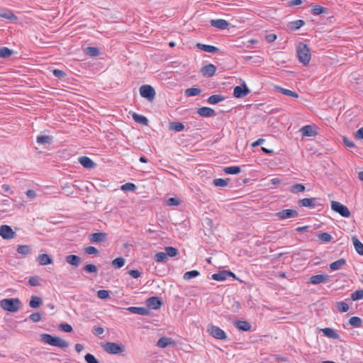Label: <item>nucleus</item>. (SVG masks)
Segmentation results:
<instances>
[{"mask_svg":"<svg viewBox=\"0 0 363 363\" xmlns=\"http://www.w3.org/2000/svg\"><path fill=\"white\" fill-rule=\"evenodd\" d=\"M184 125L180 122H172L169 123V128L170 130L180 132L184 129Z\"/></svg>","mask_w":363,"mask_h":363,"instance_id":"37","label":"nucleus"},{"mask_svg":"<svg viewBox=\"0 0 363 363\" xmlns=\"http://www.w3.org/2000/svg\"><path fill=\"white\" fill-rule=\"evenodd\" d=\"M275 216L279 220H284L297 217L298 212L294 209H284L276 213Z\"/></svg>","mask_w":363,"mask_h":363,"instance_id":"8","label":"nucleus"},{"mask_svg":"<svg viewBox=\"0 0 363 363\" xmlns=\"http://www.w3.org/2000/svg\"><path fill=\"white\" fill-rule=\"evenodd\" d=\"M306 190V186L302 184H294L290 186L289 191L293 194H298L303 192Z\"/></svg>","mask_w":363,"mask_h":363,"instance_id":"34","label":"nucleus"},{"mask_svg":"<svg viewBox=\"0 0 363 363\" xmlns=\"http://www.w3.org/2000/svg\"><path fill=\"white\" fill-rule=\"evenodd\" d=\"M155 260L157 262H165L167 260V256L165 252H160L155 255Z\"/></svg>","mask_w":363,"mask_h":363,"instance_id":"51","label":"nucleus"},{"mask_svg":"<svg viewBox=\"0 0 363 363\" xmlns=\"http://www.w3.org/2000/svg\"><path fill=\"white\" fill-rule=\"evenodd\" d=\"M223 172L227 174H238L241 172V169L238 166L226 167Z\"/></svg>","mask_w":363,"mask_h":363,"instance_id":"38","label":"nucleus"},{"mask_svg":"<svg viewBox=\"0 0 363 363\" xmlns=\"http://www.w3.org/2000/svg\"><path fill=\"white\" fill-rule=\"evenodd\" d=\"M172 344H174V341L172 338L167 337H162L158 340L157 346L160 348H164Z\"/></svg>","mask_w":363,"mask_h":363,"instance_id":"28","label":"nucleus"},{"mask_svg":"<svg viewBox=\"0 0 363 363\" xmlns=\"http://www.w3.org/2000/svg\"><path fill=\"white\" fill-rule=\"evenodd\" d=\"M305 25L303 20H296L294 21L289 22L288 27L292 30H296Z\"/></svg>","mask_w":363,"mask_h":363,"instance_id":"33","label":"nucleus"},{"mask_svg":"<svg viewBox=\"0 0 363 363\" xmlns=\"http://www.w3.org/2000/svg\"><path fill=\"white\" fill-rule=\"evenodd\" d=\"M208 333L218 340H225L227 335L223 330L216 325H210L207 329Z\"/></svg>","mask_w":363,"mask_h":363,"instance_id":"7","label":"nucleus"},{"mask_svg":"<svg viewBox=\"0 0 363 363\" xmlns=\"http://www.w3.org/2000/svg\"><path fill=\"white\" fill-rule=\"evenodd\" d=\"M97 296L101 299H106L109 297V291L107 290H99L97 291Z\"/></svg>","mask_w":363,"mask_h":363,"instance_id":"58","label":"nucleus"},{"mask_svg":"<svg viewBox=\"0 0 363 363\" xmlns=\"http://www.w3.org/2000/svg\"><path fill=\"white\" fill-rule=\"evenodd\" d=\"M235 326L242 331H250L251 330V325L245 320H237L235 323Z\"/></svg>","mask_w":363,"mask_h":363,"instance_id":"27","label":"nucleus"},{"mask_svg":"<svg viewBox=\"0 0 363 363\" xmlns=\"http://www.w3.org/2000/svg\"><path fill=\"white\" fill-rule=\"evenodd\" d=\"M38 262L40 265H48L53 263V259L48 254H41L38 257Z\"/></svg>","mask_w":363,"mask_h":363,"instance_id":"25","label":"nucleus"},{"mask_svg":"<svg viewBox=\"0 0 363 363\" xmlns=\"http://www.w3.org/2000/svg\"><path fill=\"white\" fill-rule=\"evenodd\" d=\"M83 269L89 273H96L98 269L96 266L94 264H87L84 266Z\"/></svg>","mask_w":363,"mask_h":363,"instance_id":"55","label":"nucleus"},{"mask_svg":"<svg viewBox=\"0 0 363 363\" xmlns=\"http://www.w3.org/2000/svg\"><path fill=\"white\" fill-rule=\"evenodd\" d=\"M300 132L303 137H313L318 134L315 128L310 125L303 126L301 128Z\"/></svg>","mask_w":363,"mask_h":363,"instance_id":"17","label":"nucleus"},{"mask_svg":"<svg viewBox=\"0 0 363 363\" xmlns=\"http://www.w3.org/2000/svg\"><path fill=\"white\" fill-rule=\"evenodd\" d=\"M296 53L300 62L306 65L311 57V51L306 44L300 42L296 46Z\"/></svg>","mask_w":363,"mask_h":363,"instance_id":"3","label":"nucleus"},{"mask_svg":"<svg viewBox=\"0 0 363 363\" xmlns=\"http://www.w3.org/2000/svg\"><path fill=\"white\" fill-rule=\"evenodd\" d=\"M350 298L352 301H358L360 299H363V290L359 289L355 291L354 293L351 294Z\"/></svg>","mask_w":363,"mask_h":363,"instance_id":"52","label":"nucleus"},{"mask_svg":"<svg viewBox=\"0 0 363 363\" xmlns=\"http://www.w3.org/2000/svg\"><path fill=\"white\" fill-rule=\"evenodd\" d=\"M250 92V90L244 83L240 86H236L233 90V96L235 98L240 99L247 96Z\"/></svg>","mask_w":363,"mask_h":363,"instance_id":"11","label":"nucleus"},{"mask_svg":"<svg viewBox=\"0 0 363 363\" xmlns=\"http://www.w3.org/2000/svg\"><path fill=\"white\" fill-rule=\"evenodd\" d=\"M228 277H231L233 279H237V277L233 272L227 270H223L212 274L211 279L215 281H222L227 279Z\"/></svg>","mask_w":363,"mask_h":363,"instance_id":"9","label":"nucleus"},{"mask_svg":"<svg viewBox=\"0 0 363 363\" xmlns=\"http://www.w3.org/2000/svg\"><path fill=\"white\" fill-rule=\"evenodd\" d=\"M28 284L32 286H38L40 285V278L38 276L30 277Z\"/></svg>","mask_w":363,"mask_h":363,"instance_id":"57","label":"nucleus"},{"mask_svg":"<svg viewBox=\"0 0 363 363\" xmlns=\"http://www.w3.org/2000/svg\"><path fill=\"white\" fill-rule=\"evenodd\" d=\"M84 359L86 363H99V362L91 354H86L84 357Z\"/></svg>","mask_w":363,"mask_h":363,"instance_id":"59","label":"nucleus"},{"mask_svg":"<svg viewBox=\"0 0 363 363\" xmlns=\"http://www.w3.org/2000/svg\"><path fill=\"white\" fill-rule=\"evenodd\" d=\"M29 319L34 323H38L41 320V315L38 312L33 313L30 316Z\"/></svg>","mask_w":363,"mask_h":363,"instance_id":"63","label":"nucleus"},{"mask_svg":"<svg viewBox=\"0 0 363 363\" xmlns=\"http://www.w3.org/2000/svg\"><path fill=\"white\" fill-rule=\"evenodd\" d=\"M42 299L40 297L32 296L29 301V306L32 308H37L42 304Z\"/></svg>","mask_w":363,"mask_h":363,"instance_id":"35","label":"nucleus"},{"mask_svg":"<svg viewBox=\"0 0 363 363\" xmlns=\"http://www.w3.org/2000/svg\"><path fill=\"white\" fill-rule=\"evenodd\" d=\"M196 47L203 51H205V52H209V53H215L219 50V48L216 46L205 45V44H202V43H197L196 45Z\"/></svg>","mask_w":363,"mask_h":363,"instance_id":"23","label":"nucleus"},{"mask_svg":"<svg viewBox=\"0 0 363 363\" xmlns=\"http://www.w3.org/2000/svg\"><path fill=\"white\" fill-rule=\"evenodd\" d=\"M132 116L135 122L144 125H147L149 121L145 116L135 113H134Z\"/></svg>","mask_w":363,"mask_h":363,"instance_id":"36","label":"nucleus"},{"mask_svg":"<svg viewBox=\"0 0 363 363\" xmlns=\"http://www.w3.org/2000/svg\"><path fill=\"white\" fill-rule=\"evenodd\" d=\"M40 341L51 346L57 347L61 349H65L69 347V343L66 340H62L57 336H53L50 334H42L40 335Z\"/></svg>","mask_w":363,"mask_h":363,"instance_id":"1","label":"nucleus"},{"mask_svg":"<svg viewBox=\"0 0 363 363\" xmlns=\"http://www.w3.org/2000/svg\"><path fill=\"white\" fill-rule=\"evenodd\" d=\"M342 140L344 145L348 148H352L355 146L354 142L345 136L343 137Z\"/></svg>","mask_w":363,"mask_h":363,"instance_id":"61","label":"nucleus"},{"mask_svg":"<svg viewBox=\"0 0 363 363\" xmlns=\"http://www.w3.org/2000/svg\"><path fill=\"white\" fill-rule=\"evenodd\" d=\"M104 350L111 354H119L124 352L125 348L123 346L116 343L108 342L103 345Z\"/></svg>","mask_w":363,"mask_h":363,"instance_id":"4","label":"nucleus"},{"mask_svg":"<svg viewBox=\"0 0 363 363\" xmlns=\"http://www.w3.org/2000/svg\"><path fill=\"white\" fill-rule=\"evenodd\" d=\"M137 189V186L133 183H125L123 184L121 187V189L123 191H134Z\"/></svg>","mask_w":363,"mask_h":363,"instance_id":"50","label":"nucleus"},{"mask_svg":"<svg viewBox=\"0 0 363 363\" xmlns=\"http://www.w3.org/2000/svg\"><path fill=\"white\" fill-rule=\"evenodd\" d=\"M140 94L142 97L147 99L149 101H152L155 97V89L148 84L142 85L140 87Z\"/></svg>","mask_w":363,"mask_h":363,"instance_id":"6","label":"nucleus"},{"mask_svg":"<svg viewBox=\"0 0 363 363\" xmlns=\"http://www.w3.org/2000/svg\"><path fill=\"white\" fill-rule=\"evenodd\" d=\"M65 261L67 263L74 267H78L82 262L81 258L78 255H69L66 256Z\"/></svg>","mask_w":363,"mask_h":363,"instance_id":"20","label":"nucleus"},{"mask_svg":"<svg viewBox=\"0 0 363 363\" xmlns=\"http://www.w3.org/2000/svg\"><path fill=\"white\" fill-rule=\"evenodd\" d=\"M85 53L90 57H96L100 54L99 50L95 47H87Z\"/></svg>","mask_w":363,"mask_h":363,"instance_id":"41","label":"nucleus"},{"mask_svg":"<svg viewBox=\"0 0 363 363\" xmlns=\"http://www.w3.org/2000/svg\"><path fill=\"white\" fill-rule=\"evenodd\" d=\"M311 6H312L311 13L315 16L328 13V9L326 7L314 4H311Z\"/></svg>","mask_w":363,"mask_h":363,"instance_id":"26","label":"nucleus"},{"mask_svg":"<svg viewBox=\"0 0 363 363\" xmlns=\"http://www.w3.org/2000/svg\"><path fill=\"white\" fill-rule=\"evenodd\" d=\"M216 67L213 64H208L203 66L201 69V73L205 77H211L216 73Z\"/></svg>","mask_w":363,"mask_h":363,"instance_id":"15","label":"nucleus"},{"mask_svg":"<svg viewBox=\"0 0 363 363\" xmlns=\"http://www.w3.org/2000/svg\"><path fill=\"white\" fill-rule=\"evenodd\" d=\"M125 262V259L121 257H119L113 259L111 262V264L114 268L120 269L124 266Z\"/></svg>","mask_w":363,"mask_h":363,"instance_id":"39","label":"nucleus"},{"mask_svg":"<svg viewBox=\"0 0 363 363\" xmlns=\"http://www.w3.org/2000/svg\"><path fill=\"white\" fill-rule=\"evenodd\" d=\"M79 161L84 168L92 169L96 165L91 159L86 156L79 157Z\"/></svg>","mask_w":363,"mask_h":363,"instance_id":"24","label":"nucleus"},{"mask_svg":"<svg viewBox=\"0 0 363 363\" xmlns=\"http://www.w3.org/2000/svg\"><path fill=\"white\" fill-rule=\"evenodd\" d=\"M60 328L65 333H71L73 330L72 325L67 323L60 324Z\"/></svg>","mask_w":363,"mask_h":363,"instance_id":"64","label":"nucleus"},{"mask_svg":"<svg viewBox=\"0 0 363 363\" xmlns=\"http://www.w3.org/2000/svg\"><path fill=\"white\" fill-rule=\"evenodd\" d=\"M201 93V89L199 88L191 87L186 89L185 94L187 96H195Z\"/></svg>","mask_w":363,"mask_h":363,"instance_id":"44","label":"nucleus"},{"mask_svg":"<svg viewBox=\"0 0 363 363\" xmlns=\"http://www.w3.org/2000/svg\"><path fill=\"white\" fill-rule=\"evenodd\" d=\"M346 264V259L344 258L339 259L330 264V269L331 270H337L342 268L343 265Z\"/></svg>","mask_w":363,"mask_h":363,"instance_id":"31","label":"nucleus"},{"mask_svg":"<svg viewBox=\"0 0 363 363\" xmlns=\"http://www.w3.org/2000/svg\"><path fill=\"white\" fill-rule=\"evenodd\" d=\"M127 311L132 313L142 315H147L150 314V309L145 307L130 306L127 308Z\"/></svg>","mask_w":363,"mask_h":363,"instance_id":"19","label":"nucleus"},{"mask_svg":"<svg viewBox=\"0 0 363 363\" xmlns=\"http://www.w3.org/2000/svg\"><path fill=\"white\" fill-rule=\"evenodd\" d=\"M16 233L13 230L11 226L7 225H2L0 227V235L6 240L12 239L15 237Z\"/></svg>","mask_w":363,"mask_h":363,"instance_id":"13","label":"nucleus"},{"mask_svg":"<svg viewBox=\"0 0 363 363\" xmlns=\"http://www.w3.org/2000/svg\"><path fill=\"white\" fill-rule=\"evenodd\" d=\"M349 323L353 327L359 328L362 325V320L359 317L353 316L349 320Z\"/></svg>","mask_w":363,"mask_h":363,"instance_id":"46","label":"nucleus"},{"mask_svg":"<svg viewBox=\"0 0 363 363\" xmlns=\"http://www.w3.org/2000/svg\"><path fill=\"white\" fill-rule=\"evenodd\" d=\"M52 140V138L50 135H39L37 137L36 141L39 144H50Z\"/></svg>","mask_w":363,"mask_h":363,"instance_id":"42","label":"nucleus"},{"mask_svg":"<svg viewBox=\"0 0 363 363\" xmlns=\"http://www.w3.org/2000/svg\"><path fill=\"white\" fill-rule=\"evenodd\" d=\"M164 250L167 256H169L170 257H174L179 254L178 250L174 247H166Z\"/></svg>","mask_w":363,"mask_h":363,"instance_id":"47","label":"nucleus"},{"mask_svg":"<svg viewBox=\"0 0 363 363\" xmlns=\"http://www.w3.org/2000/svg\"><path fill=\"white\" fill-rule=\"evenodd\" d=\"M337 308L342 313H345L349 311V305L344 301L337 303Z\"/></svg>","mask_w":363,"mask_h":363,"instance_id":"54","label":"nucleus"},{"mask_svg":"<svg viewBox=\"0 0 363 363\" xmlns=\"http://www.w3.org/2000/svg\"><path fill=\"white\" fill-rule=\"evenodd\" d=\"M329 277V275L327 274L313 275L310 278V283L312 284L325 283L328 281Z\"/></svg>","mask_w":363,"mask_h":363,"instance_id":"16","label":"nucleus"},{"mask_svg":"<svg viewBox=\"0 0 363 363\" xmlns=\"http://www.w3.org/2000/svg\"><path fill=\"white\" fill-rule=\"evenodd\" d=\"M197 113L202 117H211L216 116V112L213 108L205 106L198 108Z\"/></svg>","mask_w":363,"mask_h":363,"instance_id":"22","label":"nucleus"},{"mask_svg":"<svg viewBox=\"0 0 363 363\" xmlns=\"http://www.w3.org/2000/svg\"><path fill=\"white\" fill-rule=\"evenodd\" d=\"M162 304V302L160 298L157 296H151L146 300V305L148 309H159L161 307Z\"/></svg>","mask_w":363,"mask_h":363,"instance_id":"14","label":"nucleus"},{"mask_svg":"<svg viewBox=\"0 0 363 363\" xmlns=\"http://www.w3.org/2000/svg\"><path fill=\"white\" fill-rule=\"evenodd\" d=\"M0 306L4 311L15 313L21 307V302L18 298H4L0 301Z\"/></svg>","mask_w":363,"mask_h":363,"instance_id":"2","label":"nucleus"},{"mask_svg":"<svg viewBox=\"0 0 363 363\" xmlns=\"http://www.w3.org/2000/svg\"><path fill=\"white\" fill-rule=\"evenodd\" d=\"M199 274L200 272L197 270L189 271L184 274L183 278L184 280H189L192 278L198 277Z\"/></svg>","mask_w":363,"mask_h":363,"instance_id":"48","label":"nucleus"},{"mask_svg":"<svg viewBox=\"0 0 363 363\" xmlns=\"http://www.w3.org/2000/svg\"><path fill=\"white\" fill-rule=\"evenodd\" d=\"M13 54V50L6 47L0 48V57L7 58Z\"/></svg>","mask_w":363,"mask_h":363,"instance_id":"49","label":"nucleus"},{"mask_svg":"<svg viewBox=\"0 0 363 363\" xmlns=\"http://www.w3.org/2000/svg\"><path fill=\"white\" fill-rule=\"evenodd\" d=\"M108 235L104 232H97L89 235V239L92 243L104 242L107 240Z\"/></svg>","mask_w":363,"mask_h":363,"instance_id":"12","label":"nucleus"},{"mask_svg":"<svg viewBox=\"0 0 363 363\" xmlns=\"http://www.w3.org/2000/svg\"><path fill=\"white\" fill-rule=\"evenodd\" d=\"M17 252L21 255H27L31 253V248L30 246L23 245H19L16 250Z\"/></svg>","mask_w":363,"mask_h":363,"instance_id":"40","label":"nucleus"},{"mask_svg":"<svg viewBox=\"0 0 363 363\" xmlns=\"http://www.w3.org/2000/svg\"><path fill=\"white\" fill-rule=\"evenodd\" d=\"M318 238L323 242H328L332 240V235L328 233H321L318 235Z\"/></svg>","mask_w":363,"mask_h":363,"instance_id":"53","label":"nucleus"},{"mask_svg":"<svg viewBox=\"0 0 363 363\" xmlns=\"http://www.w3.org/2000/svg\"><path fill=\"white\" fill-rule=\"evenodd\" d=\"M225 99V97L221 94H214L211 95L207 99L208 103L210 104H216Z\"/></svg>","mask_w":363,"mask_h":363,"instance_id":"32","label":"nucleus"},{"mask_svg":"<svg viewBox=\"0 0 363 363\" xmlns=\"http://www.w3.org/2000/svg\"><path fill=\"white\" fill-rule=\"evenodd\" d=\"M320 199L318 198H304L300 199L298 202V206L301 207H308L311 208H314L320 204L318 203V201Z\"/></svg>","mask_w":363,"mask_h":363,"instance_id":"10","label":"nucleus"},{"mask_svg":"<svg viewBox=\"0 0 363 363\" xmlns=\"http://www.w3.org/2000/svg\"><path fill=\"white\" fill-rule=\"evenodd\" d=\"M277 90L279 92L286 95V96H291V97H294V98H298V95L296 92L295 91H293L291 90H289V89H284V88H281V87H277Z\"/></svg>","mask_w":363,"mask_h":363,"instance_id":"43","label":"nucleus"},{"mask_svg":"<svg viewBox=\"0 0 363 363\" xmlns=\"http://www.w3.org/2000/svg\"><path fill=\"white\" fill-rule=\"evenodd\" d=\"M331 209L344 218L350 216V211L348 208L338 201H333L331 202Z\"/></svg>","mask_w":363,"mask_h":363,"instance_id":"5","label":"nucleus"},{"mask_svg":"<svg viewBox=\"0 0 363 363\" xmlns=\"http://www.w3.org/2000/svg\"><path fill=\"white\" fill-rule=\"evenodd\" d=\"M322 332L324 334V335L334 340H337L340 337L337 332L334 329L330 328H325L322 329Z\"/></svg>","mask_w":363,"mask_h":363,"instance_id":"29","label":"nucleus"},{"mask_svg":"<svg viewBox=\"0 0 363 363\" xmlns=\"http://www.w3.org/2000/svg\"><path fill=\"white\" fill-rule=\"evenodd\" d=\"M182 201L177 198V197H171V198H169L167 201H166V203L167 205L168 206H179L180 203H181Z\"/></svg>","mask_w":363,"mask_h":363,"instance_id":"56","label":"nucleus"},{"mask_svg":"<svg viewBox=\"0 0 363 363\" xmlns=\"http://www.w3.org/2000/svg\"><path fill=\"white\" fill-rule=\"evenodd\" d=\"M0 17L11 21L18 20V17L11 10L4 8L0 9Z\"/></svg>","mask_w":363,"mask_h":363,"instance_id":"18","label":"nucleus"},{"mask_svg":"<svg viewBox=\"0 0 363 363\" xmlns=\"http://www.w3.org/2000/svg\"><path fill=\"white\" fill-rule=\"evenodd\" d=\"M229 180H230L229 178H228L226 179H221V178L215 179L213 181V184L216 186L225 187L228 185V182Z\"/></svg>","mask_w":363,"mask_h":363,"instance_id":"45","label":"nucleus"},{"mask_svg":"<svg viewBox=\"0 0 363 363\" xmlns=\"http://www.w3.org/2000/svg\"><path fill=\"white\" fill-rule=\"evenodd\" d=\"M84 252L88 255H96L99 250L94 246H89L84 248Z\"/></svg>","mask_w":363,"mask_h":363,"instance_id":"62","label":"nucleus"},{"mask_svg":"<svg viewBox=\"0 0 363 363\" xmlns=\"http://www.w3.org/2000/svg\"><path fill=\"white\" fill-rule=\"evenodd\" d=\"M352 241L356 252L359 255H363V244L355 236L352 238Z\"/></svg>","mask_w":363,"mask_h":363,"instance_id":"30","label":"nucleus"},{"mask_svg":"<svg viewBox=\"0 0 363 363\" xmlns=\"http://www.w3.org/2000/svg\"><path fill=\"white\" fill-rule=\"evenodd\" d=\"M0 193L1 194H4L6 193L13 194V192L11 190V187L9 185L4 184L0 186Z\"/></svg>","mask_w":363,"mask_h":363,"instance_id":"60","label":"nucleus"},{"mask_svg":"<svg viewBox=\"0 0 363 363\" xmlns=\"http://www.w3.org/2000/svg\"><path fill=\"white\" fill-rule=\"evenodd\" d=\"M211 26L218 29H226L229 26V22L224 19H216L211 21Z\"/></svg>","mask_w":363,"mask_h":363,"instance_id":"21","label":"nucleus"}]
</instances>
